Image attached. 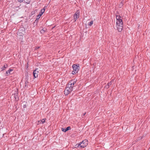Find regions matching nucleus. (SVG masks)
<instances>
[{
    "instance_id": "obj_1",
    "label": "nucleus",
    "mask_w": 150,
    "mask_h": 150,
    "mask_svg": "<svg viewBox=\"0 0 150 150\" xmlns=\"http://www.w3.org/2000/svg\"><path fill=\"white\" fill-rule=\"evenodd\" d=\"M116 27L119 32H121L123 29V22L122 17L120 16H116Z\"/></svg>"
},
{
    "instance_id": "obj_2",
    "label": "nucleus",
    "mask_w": 150,
    "mask_h": 150,
    "mask_svg": "<svg viewBox=\"0 0 150 150\" xmlns=\"http://www.w3.org/2000/svg\"><path fill=\"white\" fill-rule=\"evenodd\" d=\"M76 82V80L75 79L72 80L69 82L67 85V88H66L65 90V91H67L66 93H68L67 94H69L72 91L73 87Z\"/></svg>"
},
{
    "instance_id": "obj_3",
    "label": "nucleus",
    "mask_w": 150,
    "mask_h": 150,
    "mask_svg": "<svg viewBox=\"0 0 150 150\" xmlns=\"http://www.w3.org/2000/svg\"><path fill=\"white\" fill-rule=\"evenodd\" d=\"M87 144V141L86 139L83 141L82 142L79 143L78 144H76V146L77 147L80 146L81 148H84L86 146Z\"/></svg>"
},
{
    "instance_id": "obj_4",
    "label": "nucleus",
    "mask_w": 150,
    "mask_h": 150,
    "mask_svg": "<svg viewBox=\"0 0 150 150\" xmlns=\"http://www.w3.org/2000/svg\"><path fill=\"white\" fill-rule=\"evenodd\" d=\"M72 68L73 70L72 71V73L73 74H75L78 72L79 70V67L77 65H74L72 66Z\"/></svg>"
},
{
    "instance_id": "obj_5",
    "label": "nucleus",
    "mask_w": 150,
    "mask_h": 150,
    "mask_svg": "<svg viewBox=\"0 0 150 150\" xmlns=\"http://www.w3.org/2000/svg\"><path fill=\"white\" fill-rule=\"evenodd\" d=\"M80 15V11L79 10L77 11L75 14L74 15V19L75 21L79 17Z\"/></svg>"
},
{
    "instance_id": "obj_6",
    "label": "nucleus",
    "mask_w": 150,
    "mask_h": 150,
    "mask_svg": "<svg viewBox=\"0 0 150 150\" xmlns=\"http://www.w3.org/2000/svg\"><path fill=\"white\" fill-rule=\"evenodd\" d=\"M38 72H39L38 69H36L33 71V75L34 78H36L38 77Z\"/></svg>"
},
{
    "instance_id": "obj_7",
    "label": "nucleus",
    "mask_w": 150,
    "mask_h": 150,
    "mask_svg": "<svg viewBox=\"0 0 150 150\" xmlns=\"http://www.w3.org/2000/svg\"><path fill=\"white\" fill-rule=\"evenodd\" d=\"M111 82H108L107 85L105 86V88L106 89H108V88L111 85Z\"/></svg>"
},
{
    "instance_id": "obj_8",
    "label": "nucleus",
    "mask_w": 150,
    "mask_h": 150,
    "mask_svg": "<svg viewBox=\"0 0 150 150\" xmlns=\"http://www.w3.org/2000/svg\"><path fill=\"white\" fill-rule=\"evenodd\" d=\"M13 70V69H10L8 70L7 71H6V76H8L10 74V72L11 71H12Z\"/></svg>"
},
{
    "instance_id": "obj_9",
    "label": "nucleus",
    "mask_w": 150,
    "mask_h": 150,
    "mask_svg": "<svg viewBox=\"0 0 150 150\" xmlns=\"http://www.w3.org/2000/svg\"><path fill=\"white\" fill-rule=\"evenodd\" d=\"M45 11V8H42L40 11V12L39 14L40 15L42 16V14H43V13Z\"/></svg>"
},
{
    "instance_id": "obj_10",
    "label": "nucleus",
    "mask_w": 150,
    "mask_h": 150,
    "mask_svg": "<svg viewBox=\"0 0 150 150\" xmlns=\"http://www.w3.org/2000/svg\"><path fill=\"white\" fill-rule=\"evenodd\" d=\"M7 67V64H6V65H4V66H3L2 68H1V71H3V70H5V69Z\"/></svg>"
},
{
    "instance_id": "obj_11",
    "label": "nucleus",
    "mask_w": 150,
    "mask_h": 150,
    "mask_svg": "<svg viewBox=\"0 0 150 150\" xmlns=\"http://www.w3.org/2000/svg\"><path fill=\"white\" fill-rule=\"evenodd\" d=\"M45 119H43L42 120H40V123H42V124L44 123L45 122Z\"/></svg>"
},
{
    "instance_id": "obj_12",
    "label": "nucleus",
    "mask_w": 150,
    "mask_h": 150,
    "mask_svg": "<svg viewBox=\"0 0 150 150\" xmlns=\"http://www.w3.org/2000/svg\"><path fill=\"white\" fill-rule=\"evenodd\" d=\"M93 23V21H91L90 22L88 23V25L89 26H91L92 25Z\"/></svg>"
},
{
    "instance_id": "obj_13",
    "label": "nucleus",
    "mask_w": 150,
    "mask_h": 150,
    "mask_svg": "<svg viewBox=\"0 0 150 150\" xmlns=\"http://www.w3.org/2000/svg\"><path fill=\"white\" fill-rule=\"evenodd\" d=\"M71 129V128L70 127H67L66 129H65V131H67L69 130H70Z\"/></svg>"
},
{
    "instance_id": "obj_14",
    "label": "nucleus",
    "mask_w": 150,
    "mask_h": 150,
    "mask_svg": "<svg viewBox=\"0 0 150 150\" xmlns=\"http://www.w3.org/2000/svg\"><path fill=\"white\" fill-rule=\"evenodd\" d=\"M122 5H123V4H122V2H121L120 4L119 5V7H120V8H121L122 6Z\"/></svg>"
},
{
    "instance_id": "obj_15",
    "label": "nucleus",
    "mask_w": 150,
    "mask_h": 150,
    "mask_svg": "<svg viewBox=\"0 0 150 150\" xmlns=\"http://www.w3.org/2000/svg\"><path fill=\"white\" fill-rule=\"evenodd\" d=\"M14 98H15V99L16 100H18V98L17 97V94H16V95H15V94H14Z\"/></svg>"
},
{
    "instance_id": "obj_16",
    "label": "nucleus",
    "mask_w": 150,
    "mask_h": 150,
    "mask_svg": "<svg viewBox=\"0 0 150 150\" xmlns=\"http://www.w3.org/2000/svg\"><path fill=\"white\" fill-rule=\"evenodd\" d=\"M45 32V30L43 29H42L40 31V33H43Z\"/></svg>"
},
{
    "instance_id": "obj_17",
    "label": "nucleus",
    "mask_w": 150,
    "mask_h": 150,
    "mask_svg": "<svg viewBox=\"0 0 150 150\" xmlns=\"http://www.w3.org/2000/svg\"><path fill=\"white\" fill-rule=\"evenodd\" d=\"M40 16V14H39L38 16H37V19H36V20H38V19H39L40 17V16Z\"/></svg>"
},
{
    "instance_id": "obj_18",
    "label": "nucleus",
    "mask_w": 150,
    "mask_h": 150,
    "mask_svg": "<svg viewBox=\"0 0 150 150\" xmlns=\"http://www.w3.org/2000/svg\"><path fill=\"white\" fill-rule=\"evenodd\" d=\"M65 129H64L63 128H62V130L63 132H66L67 131H65Z\"/></svg>"
},
{
    "instance_id": "obj_19",
    "label": "nucleus",
    "mask_w": 150,
    "mask_h": 150,
    "mask_svg": "<svg viewBox=\"0 0 150 150\" xmlns=\"http://www.w3.org/2000/svg\"><path fill=\"white\" fill-rule=\"evenodd\" d=\"M18 2L21 3L23 2L24 0H18Z\"/></svg>"
},
{
    "instance_id": "obj_20",
    "label": "nucleus",
    "mask_w": 150,
    "mask_h": 150,
    "mask_svg": "<svg viewBox=\"0 0 150 150\" xmlns=\"http://www.w3.org/2000/svg\"><path fill=\"white\" fill-rule=\"evenodd\" d=\"M40 47H36L35 48V50H37L40 48Z\"/></svg>"
},
{
    "instance_id": "obj_21",
    "label": "nucleus",
    "mask_w": 150,
    "mask_h": 150,
    "mask_svg": "<svg viewBox=\"0 0 150 150\" xmlns=\"http://www.w3.org/2000/svg\"><path fill=\"white\" fill-rule=\"evenodd\" d=\"M23 108H25L26 107V105H23Z\"/></svg>"
},
{
    "instance_id": "obj_22",
    "label": "nucleus",
    "mask_w": 150,
    "mask_h": 150,
    "mask_svg": "<svg viewBox=\"0 0 150 150\" xmlns=\"http://www.w3.org/2000/svg\"><path fill=\"white\" fill-rule=\"evenodd\" d=\"M38 125L40 124H41V123H40V120L39 121H38Z\"/></svg>"
},
{
    "instance_id": "obj_23",
    "label": "nucleus",
    "mask_w": 150,
    "mask_h": 150,
    "mask_svg": "<svg viewBox=\"0 0 150 150\" xmlns=\"http://www.w3.org/2000/svg\"><path fill=\"white\" fill-rule=\"evenodd\" d=\"M86 114V113H85L84 114H83V115L84 116Z\"/></svg>"
},
{
    "instance_id": "obj_24",
    "label": "nucleus",
    "mask_w": 150,
    "mask_h": 150,
    "mask_svg": "<svg viewBox=\"0 0 150 150\" xmlns=\"http://www.w3.org/2000/svg\"><path fill=\"white\" fill-rule=\"evenodd\" d=\"M55 97H57V96H55Z\"/></svg>"
},
{
    "instance_id": "obj_25",
    "label": "nucleus",
    "mask_w": 150,
    "mask_h": 150,
    "mask_svg": "<svg viewBox=\"0 0 150 150\" xmlns=\"http://www.w3.org/2000/svg\"><path fill=\"white\" fill-rule=\"evenodd\" d=\"M58 96H59V95H57ZM57 97H58V96H57Z\"/></svg>"
}]
</instances>
